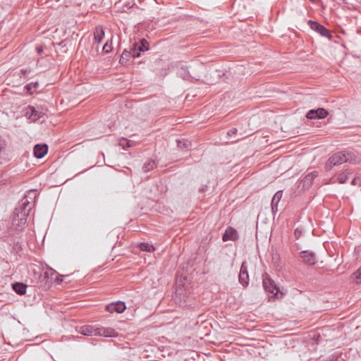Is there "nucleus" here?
I'll return each instance as SVG.
<instances>
[{
    "label": "nucleus",
    "instance_id": "1",
    "mask_svg": "<svg viewBox=\"0 0 361 361\" xmlns=\"http://www.w3.org/2000/svg\"><path fill=\"white\" fill-rule=\"evenodd\" d=\"M32 205L26 198L22 200L19 207L14 210L11 225L7 231L0 235L5 242L13 245L15 249L20 247V233L25 228L27 216L30 215Z\"/></svg>",
    "mask_w": 361,
    "mask_h": 361
},
{
    "label": "nucleus",
    "instance_id": "2",
    "mask_svg": "<svg viewBox=\"0 0 361 361\" xmlns=\"http://www.w3.org/2000/svg\"><path fill=\"white\" fill-rule=\"evenodd\" d=\"M149 50V42L145 38L135 42L128 51L124 49L119 59V63L126 65L130 58H137L140 56L141 52Z\"/></svg>",
    "mask_w": 361,
    "mask_h": 361
},
{
    "label": "nucleus",
    "instance_id": "3",
    "mask_svg": "<svg viewBox=\"0 0 361 361\" xmlns=\"http://www.w3.org/2000/svg\"><path fill=\"white\" fill-rule=\"evenodd\" d=\"M357 163L355 153L350 150L335 152L329 157L326 164L327 169H331L332 167L342 164L343 163Z\"/></svg>",
    "mask_w": 361,
    "mask_h": 361
},
{
    "label": "nucleus",
    "instance_id": "4",
    "mask_svg": "<svg viewBox=\"0 0 361 361\" xmlns=\"http://www.w3.org/2000/svg\"><path fill=\"white\" fill-rule=\"evenodd\" d=\"M48 111L47 105H37L32 106L28 105L24 108L23 113V115L27 118L31 122H35L42 118L44 115H46Z\"/></svg>",
    "mask_w": 361,
    "mask_h": 361
},
{
    "label": "nucleus",
    "instance_id": "5",
    "mask_svg": "<svg viewBox=\"0 0 361 361\" xmlns=\"http://www.w3.org/2000/svg\"><path fill=\"white\" fill-rule=\"evenodd\" d=\"M172 299L180 307H186L192 305L190 302L189 293L183 286L176 288L175 293L172 295Z\"/></svg>",
    "mask_w": 361,
    "mask_h": 361
},
{
    "label": "nucleus",
    "instance_id": "6",
    "mask_svg": "<svg viewBox=\"0 0 361 361\" xmlns=\"http://www.w3.org/2000/svg\"><path fill=\"white\" fill-rule=\"evenodd\" d=\"M318 176V172L316 171L308 172L306 176L298 183V188L300 190H305L310 188L312 182Z\"/></svg>",
    "mask_w": 361,
    "mask_h": 361
},
{
    "label": "nucleus",
    "instance_id": "7",
    "mask_svg": "<svg viewBox=\"0 0 361 361\" xmlns=\"http://www.w3.org/2000/svg\"><path fill=\"white\" fill-rule=\"evenodd\" d=\"M308 25H310L312 30L320 34L322 37H325L329 39H332L333 36L330 30L326 28L323 25L320 24L319 23L312 20H309Z\"/></svg>",
    "mask_w": 361,
    "mask_h": 361
},
{
    "label": "nucleus",
    "instance_id": "8",
    "mask_svg": "<svg viewBox=\"0 0 361 361\" xmlns=\"http://www.w3.org/2000/svg\"><path fill=\"white\" fill-rule=\"evenodd\" d=\"M263 288L265 291L270 294L273 295H277L279 288L275 284L273 279H270L269 276L267 274H265L263 275Z\"/></svg>",
    "mask_w": 361,
    "mask_h": 361
},
{
    "label": "nucleus",
    "instance_id": "9",
    "mask_svg": "<svg viewBox=\"0 0 361 361\" xmlns=\"http://www.w3.org/2000/svg\"><path fill=\"white\" fill-rule=\"evenodd\" d=\"M329 115V111L324 108L310 109L306 114V118L310 120L322 119Z\"/></svg>",
    "mask_w": 361,
    "mask_h": 361
},
{
    "label": "nucleus",
    "instance_id": "10",
    "mask_svg": "<svg viewBox=\"0 0 361 361\" xmlns=\"http://www.w3.org/2000/svg\"><path fill=\"white\" fill-rule=\"evenodd\" d=\"M300 257L307 265L313 266L317 263V257L314 252L305 250L300 252Z\"/></svg>",
    "mask_w": 361,
    "mask_h": 361
},
{
    "label": "nucleus",
    "instance_id": "11",
    "mask_svg": "<svg viewBox=\"0 0 361 361\" xmlns=\"http://www.w3.org/2000/svg\"><path fill=\"white\" fill-rule=\"evenodd\" d=\"M238 282L245 288L249 284V276L246 262H243L241 264L240 274H238Z\"/></svg>",
    "mask_w": 361,
    "mask_h": 361
},
{
    "label": "nucleus",
    "instance_id": "12",
    "mask_svg": "<svg viewBox=\"0 0 361 361\" xmlns=\"http://www.w3.org/2000/svg\"><path fill=\"white\" fill-rule=\"evenodd\" d=\"M126 309V305L121 301H117L115 303H110L106 305V310L111 314L114 312L122 314Z\"/></svg>",
    "mask_w": 361,
    "mask_h": 361
},
{
    "label": "nucleus",
    "instance_id": "13",
    "mask_svg": "<svg viewBox=\"0 0 361 361\" xmlns=\"http://www.w3.org/2000/svg\"><path fill=\"white\" fill-rule=\"evenodd\" d=\"M48 152V146L46 143L36 144L34 147V156L37 159L43 158Z\"/></svg>",
    "mask_w": 361,
    "mask_h": 361
},
{
    "label": "nucleus",
    "instance_id": "14",
    "mask_svg": "<svg viewBox=\"0 0 361 361\" xmlns=\"http://www.w3.org/2000/svg\"><path fill=\"white\" fill-rule=\"evenodd\" d=\"M98 326L92 325H85L80 327V334L85 336H97Z\"/></svg>",
    "mask_w": 361,
    "mask_h": 361
},
{
    "label": "nucleus",
    "instance_id": "15",
    "mask_svg": "<svg viewBox=\"0 0 361 361\" xmlns=\"http://www.w3.org/2000/svg\"><path fill=\"white\" fill-rule=\"evenodd\" d=\"M97 336L114 338L118 336V332L111 327H99Z\"/></svg>",
    "mask_w": 361,
    "mask_h": 361
},
{
    "label": "nucleus",
    "instance_id": "16",
    "mask_svg": "<svg viewBox=\"0 0 361 361\" xmlns=\"http://www.w3.org/2000/svg\"><path fill=\"white\" fill-rule=\"evenodd\" d=\"M104 30L102 26L98 25L95 27L94 31V42L97 44V47L104 39Z\"/></svg>",
    "mask_w": 361,
    "mask_h": 361
},
{
    "label": "nucleus",
    "instance_id": "17",
    "mask_svg": "<svg viewBox=\"0 0 361 361\" xmlns=\"http://www.w3.org/2000/svg\"><path fill=\"white\" fill-rule=\"evenodd\" d=\"M238 238V233L235 228H227L223 235V240L224 242L228 240H235Z\"/></svg>",
    "mask_w": 361,
    "mask_h": 361
},
{
    "label": "nucleus",
    "instance_id": "18",
    "mask_svg": "<svg viewBox=\"0 0 361 361\" xmlns=\"http://www.w3.org/2000/svg\"><path fill=\"white\" fill-rule=\"evenodd\" d=\"M39 87V84L38 82H32L25 85L24 90H26L29 95H31L34 93H37Z\"/></svg>",
    "mask_w": 361,
    "mask_h": 361
},
{
    "label": "nucleus",
    "instance_id": "19",
    "mask_svg": "<svg viewBox=\"0 0 361 361\" xmlns=\"http://www.w3.org/2000/svg\"><path fill=\"white\" fill-rule=\"evenodd\" d=\"M177 147L181 149L189 150L192 147V144L185 138L176 139Z\"/></svg>",
    "mask_w": 361,
    "mask_h": 361
},
{
    "label": "nucleus",
    "instance_id": "20",
    "mask_svg": "<svg viewBox=\"0 0 361 361\" xmlns=\"http://www.w3.org/2000/svg\"><path fill=\"white\" fill-rule=\"evenodd\" d=\"M27 286L23 283H14L13 284V290L16 293L19 295H23L26 292Z\"/></svg>",
    "mask_w": 361,
    "mask_h": 361
},
{
    "label": "nucleus",
    "instance_id": "21",
    "mask_svg": "<svg viewBox=\"0 0 361 361\" xmlns=\"http://www.w3.org/2000/svg\"><path fill=\"white\" fill-rule=\"evenodd\" d=\"M118 144L123 149H127L132 147L134 144L133 141L128 140L126 137H122L118 139Z\"/></svg>",
    "mask_w": 361,
    "mask_h": 361
},
{
    "label": "nucleus",
    "instance_id": "22",
    "mask_svg": "<svg viewBox=\"0 0 361 361\" xmlns=\"http://www.w3.org/2000/svg\"><path fill=\"white\" fill-rule=\"evenodd\" d=\"M352 171L350 169H347L346 171L340 173L337 178V181L340 184H343L346 180H348L349 176L351 175Z\"/></svg>",
    "mask_w": 361,
    "mask_h": 361
},
{
    "label": "nucleus",
    "instance_id": "23",
    "mask_svg": "<svg viewBox=\"0 0 361 361\" xmlns=\"http://www.w3.org/2000/svg\"><path fill=\"white\" fill-rule=\"evenodd\" d=\"M156 166V161L154 159H150L145 162L142 166V171L143 172H149L151 170H153Z\"/></svg>",
    "mask_w": 361,
    "mask_h": 361
},
{
    "label": "nucleus",
    "instance_id": "24",
    "mask_svg": "<svg viewBox=\"0 0 361 361\" xmlns=\"http://www.w3.org/2000/svg\"><path fill=\"white\" fill-rule=\"evenodd\" d=\"M138 247L143 252H154L155 250L154 245H150L148 243H140Z\"/></svg>",
    "mask_w": 361,
    "mask_h": 361
},
{
    "label": "nucleus",
    "instance_id": "25",
    "mask_svg": "<svg viewBox=\"0 0 361 361\" xmlns=\"http://www.w3.org/2000/svg\"><path fill=\"white\" fill-rule=\"evenodd\" d=\"M113 49V47H112V38L111 39V40H107V42L104 44V45L103 46V48H102V50L104 52L108 54L109 52H111Z\"/></svg>",
    "mask_w": 361,
    "mask_h": 361
},
{
    "label": "nucleus",
    "instance_id": "26",
    "mask_svg": "<svg viewBox=\"0 0 361 361\" xmlns=\"http://www.w3.org/2000/svg\"><path fill=\"white\" fill-rule=\"evenodd\" d=\"M278 205H279V202H277L276 200H274V199H272V201H271V211H272V214H273L274 216L278 212Z\"/></svg>",
    "mask_w": 361,
    "mask_h": 361
},
{
    "label": "nucleus",
    "instance_id": "27",
    "mask_svg": "<svg viewBox=\"0 0 361 361\" xmlns=\"http://www.w3.org/2000/svg\"><path fill=\"white\" fill-rule=\"evenodd\" d=\"M282 197H283V190H278L274 195V197H273L274 201H276L277 202H279V201L281 200Z\"/></svg>",
    "mask_w": 361,
    "mask_h": 361
},
{
    "label": "nucleus",
    "instance_id": "28",
    "mask_svg": "<svg viewBox=\"0 0 361 361\" xmlns=\"http://www.w3.org/2000/svg\"><path fill=\"white\" fill-rule=\"evenodd\" d=\"M302 233V228H295V232H294L295 238L296 239H299L301 237Z\"/></svg>",
    "mask_w": 361,
    "mask_h": 361
},
{
    "label": "nucleus",
    "instance_id": "29",
    "mask_svg": "<svg viewBox=\"0 0 361 361\" xmlns=\"http://www.w3.org/2000/svg\"><path fill=\"white\" fill-rule=\"evenodd\" d=\"M134 5L132 2H128L126 4L123 5L122 8V11L127 12L128 9H130Z\"/></svg>",
    "mask_w": 361,
    "mask_h": 361
},
{
    "label": "nucleus",
    "instance_id": "30",
    "mask_svg": "<svg viewBox=\"0 0 361 361\" xmlns=\"http://www.w3.org/2000/svg\"><path fill=\"white\" fill-rule=\"evenodd\" d=\"M20 77H27V75L31 72L30 69H21L20 71Z\"/></svg>",
    "mask_w": 361,
    "mask_h": 361
},
{
    "label": "nucleus",
    "instance_id": "31",
    "mask_svg": "<svg viewBox=\"0 0 361 361\" xmlns=\"http://www.w3.org/2000/svg\"><path fill=\"white\" fill-rule=\"evenodd\" d=\"M180 69H181V71H183V73H180V74L182 75H183V77H186V76H188L189 75L188 71L187 68L185 66L182 65L180 66Z\"/></svg>",
    "mask_w": 361,
    "mask_h": 361
},
{
    "label": "nucleus",
    "instance_id": "32",
    "mask_svg": "<svg viewBox=\"0 0 361 361\" xmlns=\"http://www.w3.org/2000/svg\"><path fill=\"white\" fill-rule=\"evenodd\" d=\"M237 133H238V129L236 128H232L226 133V135H234L237 134Z\"/></svg>",
    "mask_w": 361,
    "mask_h": 361
},
{
    "label": "nucleus",
    "instance_id": "33",
    "mask_svg": "<svg viewBox=\"0 0 361 361\" xmlns=\"http://www.w3.org/2000/svg\"><path fill=\"white\" fill-rule=\"evenodd\" d=\"M354 275H355V279L357 280H360V281L361 282V267L358 269V271L355 272Z\"/></svg>",
    "mask_w": 361,
    "mask_h": 361
},
{
    "label": "nucleus",
    "instance_id": "34",
    "mask_svg": "<svg viewBox=\"0 0 361 361\" xmlns=\"http://www.w3.org/2000/svg\"><path fill=\"white\" fill-rule=\"evenodd\" d=\"M5 146H6V144H5L4 140H3V138L1 137H0V153L4 151V149H5Z\"/></svg>",
    "mask_w": 361,
    "mask_h": 361
},
{
    "label": "nucleus",
    "instance_id": "35",
    "mask_svg": "<svg viewBox=\"0 0 361 361\" xmlns=\"http://www.w3.org/2000/svg\"><path fill=\"white\" fill-rule=\"evenodd\" d=\"M35 49L38 54H42L44 51V48L42 46H37Z\"/></svg>",
    "mask_w": 361,
    "mask_h": 361
},
{
    "label": "nucleus",
    "instance_id": "36",
    "mask_svg": "<svg viewBox=\"0 0 361 361\" xmlns=\"http://www.w3.org/2000/svg\"><path fill=\"white\" fill-rule=\"evenodd\" d=\"M359 179L357 178H355L353 180H351L350 184L353 185H359Z\"/></svg>",
    "mask_w": 361,
    "mask_h": 361
},
{
    "label": "nucleus",
    "instance_id": "37",
    "mask_svg": "<svg viewBox=\"0 0 361 361\" xmlns=\"http://www.w3.org/2000/svg\"><path fill=\"white\" fill-rule=\"evenodd\" d=\"M326 361H336V360L334 358V356H330V357H328Z\"/></svg>",
    "mask_w": 361,
    "mask_h": 361
},
{
    "label": "nucleus",
    "instance_id": "38",
    "mask_svg": "<svg viewBox=\"0 0 361 361\" xmlns=\"http://www.w3.org/2000/svg\"><path fill=\"white\" fill-rule=\"evenodd\" d=\"M150 361H160L159 360H150Z\"/></svg>",
    "mask_w": 361,
    "mask_h": 361
}]
</instances>
